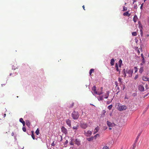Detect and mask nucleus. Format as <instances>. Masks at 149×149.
<instances>
[{
    "label": "nucleus",
    "mask_w": 149,
    "mask_h": 149,
    "mask_svg": "<svg viewBox=\"0 0 149 149\" xmlns=\"http://www.w3.org/2000/svg\"><path fill=\"white\" fill-rule=\"evenodd\" d=\"M148 86L147 84L142 83L139 84L138 86V88L139 91L141 92H143L146 91L148 89Z\"/></svg>",
    "instance_id": "f257e3e1"
},
{
    "label": "nucleus",
    "mask_w": 149,
    "mask_h": 149,
    "mask_svg": "<svg viewBox=\"0 0 149 149\" xmlns=\"http://www.w3.org/2000/svg\"><path fill=\"white\" fill-rule=\"evenodd\" d=\"M72 117L74 120H76L78 119L79 117V114L78 111H74L71 114Z\"/></svg>",
    "instance_id": "f03ea898"
},
{
    "label": "nucleus",
    "mask_w": 149,
    "mask_h": 149,
    "mask_svg": "<svg viewBox=\"0 0 149 149\" xmlns=\"http://www.w3.org/2000/svg\"><path fill=\"white\" fill-rule=\"evenodd\" d=\"M92 90L93 91V93L94 94H93V95H94L95 94H96L99 95H100L102 94V92H99V91H96V87L95 86H94L92 88Z\"/></svg>",
    "instance_id": "7ed1b4c3"
},
{
    "label": "nucleus",
    "mask_w": 149,
    "mask_h": 149,
    "mask_svg": "<svg viewBox=\"0 0 149 149\" xmlns=\"http://www.w3.org/2000/svg\"><path fill=\"white\" fill-rule=\"evenodd\" d=\"M126 72L127 74V76L129 77H132L133 73V71L132 70H127L126 71Z\"/></svg>",
    "instance_id": "20e7f679"
},
{
    "label": "nucleus",
    "mask_w": 149,
    "mask_h": 149,
    "mask_svg": "<svg viewBox=\"0 0 149 149\" xmlns=\"http://www.w3.org/2000/svg\"><path fill=\"white\" fill-rule=\"evenodd\" d=\"M80 127L83 129H86L88 126V125L84 123H81L80 125Z\"/></svg>",
    "instance_id": "39448f33"
},
{
    "label": "nucleus",
    "mask_w": 149,
    "mask_h": 149,
    "mask_svg": "<svg viewBox=\"0 0 149 149\" xmlns=\"http://www.w3.org/2000/svg\"><path fill=\"white\" fill-rule=\"evenodd\" d=\"M92 132L90 130H88L86 132H85V131H84V134L87 137H88L91 136L92 134Z\"/></svg>",
    "instance_id": "423d86ee"
},
{
    "label": "nucleus",
    "mask_w": 149,
    "mask_h": 149,
    "mask_svg": "<svg viewBox=\"0 0 149 149\" xmlns=\"http://www.w3.org/2000/svg\"><path fill=\"white\" fill-rule=\"evenodd\" d=\"M107 124L108 126L109 127H112L114 126L115 125L114 123H111L109 121H107Z\"/></svg>",
    "instance_id": "0eeeda50"
},
{
    "label": "nucleus",
    "mask_w": 149,
    "mask_h": 149,
    "mask_svg": "<svg viewBox=\"0 0 149 149\" xmlns=\"http://www.w3.org/2000/svg\"><path fill=\"white\" fill-rule=\"evenodd\" d=\"M126 109V107L125 105L121 106H120L119 107V109L120 111H122L124 109Z\"/></svg>",
    "instance_id": "6e6552de"
},
{
    "label": "nucleus",
    "mask_w": 149,
    "mask_h": 149,
    "mask_svg": "<svg viewBox=\"0 0 149 149\" xmlns=\"http://www.w3.org/2000/svg\"><path fill=\"white\" fill-rule=\"evenodd\" d=\"M75 143L78 146H79L80 145V141L79 139H76L75 141Z\"/></svg>",
    "instance_id": "1a4fd4ad"
},
{
    "label": "nucleus",
    "mask_w": 149,
    "mask_h": 149,
    "mask_svg": "<svg viewBox=\"0 0 149 149\" xmlns=\"http://www.w3.org/2000/svg\"><path fill=\"white\" fill-rule=\"evenodd\" d=\"M109 91H107V93L105 95H104L103 96L105 98H107L109 97Z\"/></svg>",
    "instance_id": "9d476101"
},
{
    "label": "nucleus",
    "mask_w": 149,
    "mask_h": 149,
    "mask_svg": "<svg viewBox=\"0 0 149 149\" xmlns=\"http://www.w3.org/2000/svg\"><path fill=\"white\" fill-rule=\"evenodd\" d=\"M142 79L143 81H148L149 80V78L145 76H143L142 77Z\"/></svg>",
    "instance_id": "9b49d317"
},
{
    "label": "nucleus",
    "mask_w": 149,
    "mask_h": 149,
    "mask_svg": "<svg viewBox=\"0 0 149 149\" xmlns=\"http://www.w3.org/2000/svg\"><path fill=\"white\" fill-rule=\"evenodd\" d=\"M66 123L69 126H71V120L69 119L67 120Z\"/></svg>",
    "instance_id": "f8f14e48"
},
{
    "label": "nucleus",
    "mask_w": 149,
    "mask_h": 149,
    "mask_svg": "<svg viewBox=\"0 0 149 149\" xmlns=\"http://www.w3.org/2000/svg\"><path fill=\"white\" fill-rule=\"evenodd\" d=\"M19 121L22 123L23 126H25V121L23 120L22 118H21L19 119Z\"/></svg>",
    "instance_id": "ddd939ff"
},
{
    "label": "nucleus",
    "mask_w": 149,
    "mask_h": 149,
    "mask_svg": "<svg viewBox=\"0 0 149 149\" xmlns=\"http://www.w3.org/2000/svg\"><path fill=\"white\" fill-rule=\"evenodd\" d=\"M123 15L124 16H127L129 17L130 15V14H129L128 11H127L123 13Z\"/></svg>",
    "instance_id": "4468645a"
},
{
    "label": "nucleus",
    "mask_w": 149,
    "mask_h": 149,
    "mask_svg": "<svg viewBox=\"0 0 149 149\" xmlns=\"http://www.w3.org/2000/svg\"><path fill=\"white\" fill-rule=\"evenodd\" d=\"M99 130V128L98 126L94 130V134L96 133Z\"/></svg>",
    "instance_id": "2eb2a0df"
},
{
    "label": "nucleus",
    "mask_w": 149,
    "mask_h": 149,
    "mask_svg": "<svg viewBox=\"0 0 149 149\" xmlns=\"http://www.w3.org/2000/svg\"><path fill=\"white\" fill-rule=\"evenodd\" d=\"M97 98L99 101H101L103 100V96H101L97 97Z\"/></svg>",
    "instance_id": "dca6fc26"
},
{
    "label": "nucleus",
    "mask_w": 149,
    "mask_h": 149,
    "mask_svg": "<svg viewBox=\"0 0 149 149\" xmlns=\"http://www.w3.org/2000/svg\"><path fill=\"white\" fill-rule=\"evenodd\" d=\"M26 125L28 127H29L30 126V123L29 121V120H26Z\"/></svg>",
    "instance_id": "f3484780"
},
{
    "label": "nucleus",
    "mask_w": 149,
    "mask_h": 149,
    "mask_svg": "<svg viewBox=\"0 0 149 149\" xmlns=\"http://www.w3.org/2000/svg\"><path fill=\"white\" fill-rule=\"evenodd\" d=\"M138 19L136 15L134 16L133 18V21L134 22H136Z\"/></svg>",
    "instance_id": "a211bd4d"
},
{
    "label": "nucleus",
    "mask_w": 149,
    "mask_h": 149,
    "mask_svg": "<svg viewBox=\"0 0 149 149\" xmlns=\"http://www.w3.org/2000/svg\"><path fill=\"white\" fill-rule=\"evenodd\" d=\"M94 137L92 136L91 137L88 138L87 139L88 141H92Z\"/></svg>",
    "instance_id": "6ab92c4d"
},
{
    "label": "nucleus",
    "mask_w": 149,
    "mask_h": 149,
    "mask_svg": "<svg viewBox=\"0 0 149 149\" xmlns=\"http://www.w3.org/2000/svg\"><path fill=\"white\" fill-rule=\"evenodd\" d=\"M114 60L112 58V59H111L110 62V64L112 66L114 65Z\"/></svg>",
    "instance_id": "aec40b11"
},
{
    "label": "nucleus",
    "mask_w": 149,
    "mask_h": 149,
    "mask_svg": "<svg viewBox=\"0 0 149 149\" xmlns=\"http://www.w3.org/2000/svg\"><path fill=\"white\" fill-rule=\"evenodd\" d=\"M122 61L121 59H120L118 62V65H119V67H121V64H122Z\"/></svg>",
    "instance_id": "412c9836"
},
{
    "label": "nucleus",
    "mask_w": 149,
    "mask_h": 149,
    "mask_svg": "<svg viewBox=\"0 0 149 149\" xmlns=\"http://www.w3.org/2000/svg\"><path fill=\"white\" fill-rule=\"evenodd\" d=\"M143 70V67H141L139 69V72L140 73H141Z\"/></svg>",
    "instance_id": "4be33fe9"
},
{
    "label": "nucleus",
    "mask_w": 149,
    "mask_h": 149,
    "mask_svg": "<svg viewBox=\"0 0 149 149\" xmlns=\"http://www.w3.org/2000/svg\"><path fill=\"white\" fill-rule=\"evenodd\" d=\"M94 70L93 69H91L89 71V74L90 75H91V74L94 72Z\"/></svg>",
    "instance_id": "5701e85b"
},
{
    "label": "nucleus",
    "mask_w": 149,
    "mask_h": 149,
    "mask_svg": "<svg viewBox=\"0 0 149 149\" xmlns=\"http://www.w3.org/2000/svg\"><path fill=\"white\" fill-rule=\"evenodd\" d=\"M123 75H124V76L125 77L126 76V71H125V69H124L123 70Z\"/></svg>",
    "instance_id": "b1692460"
},
{
    "label": "nucleus",
    "mask_w": 149,
    "mask_h": 149,
    "mask_svg": "<svg viewBox=\"0 0 149 149\" xmlns=\"http://www.w3.org/2000/svg\"><path fill=\"white\" fill-rule=\"evenodd\" d=\"M35 133L36 135H38L39 134V130L38 128L36 130Z\"/></svg>",
    "instance_id": "393cba45"
},
{
    "label": "nucleus",
    "mask_w": 149,
    "mask_h": 149,
    "mask_svg": "<svg viewBox=\"0 0 149 149\" xmlns=\"http://www.w3.org/2000/svg\"><path fill=\"white\" fill-rule=\"evenodd\" d=\"M132 34L133 36H136L137 35V33L136 32H134L132 33Z\"/></svg>",
    "instance_id": "a878e982"
},
{
    "label": "nucleus",
    "mask_w": 149,
    "mask_h": 149,
    "mask_svg": "<svg viewBox=\"0 0 149 149\" xmlns=\"http://www.w3.org/2000/svg\"><path fill=\"white\" fill-rule=\"evenodd\" d=\"M31 136H32V138L34 140L35 139V136H34V134H33V131L32 132Z\"/></svg>",
    "instance_id": "bb28decb"
},
{
    "label": "nucleus",
    "mask_w": 149,
    "mask_h": 149,
    "mask_svg": "<svg viewBox=\"0 0 149 149\" xmlns=\"http://www.w3.org/2000/svg\"><path fill=\"white\" fill-rule=\"evenodd\" d=\"M112 107V105H110L108 107V108L109 110H111Z\"/></svg>",
    "instance_id": "cd10ccee"
},
{
    "label": "nucleus",
    "mask_w": 149,
    "mask_h": 149,
    "mask_svg": "<svg viewBox=\"0 0 149 149\" xmlns=\"http://www.w3.org/2000/svg\"><path fill=\"white\" fill-rule=\"evenodd\" d=\"M78 125H77L76 126H74L73 127V128L74 130H77L78 128Z\"/></svg>",
    "instance_id": "c85d7f7f"
},
{
    "label": "nucleus",
    "mask_w": 149,
    "mask_h": 149,
    "mask_svg": "<svg viewBox=\"0 0 149 149\" xmlns=\"http://www.w3.org/2000/svg\"><path fill=\"white\" fill-rule=\"evenodd\" d=\"M100 135L98 134H97L95 135L94 136V137L95 138V139L97 137H99Z\"/></svg>",
    "instance_id": "c756f323"
},
{
    "label": "nucleus",
    "mask_w": 149,
    "mask_h": 149,
    "mask_svg": "<svg viewBox=\"0 0 149 149\" xmlns=\"http://www.w3.org/2000/svg\"><path fill=\"white\" fill-rule=\"evenodd\" d=\"M103 149H109V148L107 146H105L103 147Z\"/></svg>",
    "instance_id": "7c9ffc66"
},
{
    "label": "nucleus",
    "mask_w": 149,
    "mask_h": 149,
    "mask_svg": "<svg viewBox=\"0 0 149 149\" xmlns=\"http://www.w3.org/2000/svg\"><path fill=\"white\" fill-rule=\"evenodd\" d=\"M134 69L135 70V72H136L138 71V69L136 67H134Z\"/></svg>",
    "instance_id": "2f4dec72"
},
{
    "label": "nucleus",
    "mask_w": 149,
    "mask_h": 149,
    "mask_svg": "<svg viewBox=\"0 0 149 149\" xmlns=\"http://www.w3.org/2000/svg\"><path fill=\"white\" fill-rule=\"evenodd\" d=\"M118 81L119 82H120L121 83H122V79L121 78L119 77L118 79Z\"/></svg>",
    "instance_id": "473e14b6"
},
{
    "label": "nucleus",
    "mask_w": 149,
    "mask_h": 149,
    "mask_svg": "<svg viewBox=\"0 0 149 149\" xmlns=\"http://www.w3.org/2000/svg\"><path fill=\"white\" fill-rule=\"evenodd\" d=\"M127 10V7H124L123 8V11H126Z\"/></svg>",
    "instance_id": "72a5a7b5"
},
{
    "label": "nucleus",
    "mask_w": 149,
    "mask_h": 149,
    "mask_svg": "<svg viewBox=\"0 0 149 149\" xmlns=\"http://www.w3.org/2000/svg\"><path fill=\"white\" fill-rule=\"evenodd\" d=\"M22 130L24 132H25L26 131V128L24 127H23L22 128Z\"/></svg>",
    "instance_id": "f704fd0d"
},
{
    "label": "nucleus",
    "mask_w": 149,
    "mask_h": 149,
    "mask_svg": "<svg viewBox=\"0 0 149 149\" xmlns=\"http://www.w3.org/2000/svg\"><path fill=\"white\" fill-rule=\"evenodd\" d=\"M145 59L144 58L143 60V59H142V63H141V65H142V63H145Z\"/></svg>",
    "instance_id": "c9c22d12"
},
{
    "label": "nucleus",
    "mask_w": 149,
    "mask_h": 149,
    "mask_svg": "<svg viewBox=\"0 0 149 149\" xmlns=\"http://www.w3.org/2000/svg\"><path fill=\"white\" fill-rule=\"evenodd\" d=\"M102 89H103V87H101L100 88V91H99V92H102V94L103 93V91H102Z\"/></svg>",
    "instance_id": "e433bc0d"
},
{
    "label": "nucleus",
    "mask_w": 149,
    "mask_h": 149,
    "mask_svg": "<svg viewBox=\"0 0 149 149\" xmlns=\"http://www.w3.org/2000/svg\"><path fill=\"white\" fill-rule=\"evenodd\" d=\"M116 70H117V71L119 72V73H120V71H119L118 67L116 68Z\"/></svg>",
    "instance_id": "4c0bfd02"
},
{
    "label": "nucleus",
    "mask_w": 149,
    "mask_h": 149,
    "mask_svg": "<svg viewBox=\"0 0 149 149\" xmlns=\"http://www.w3.org/2000/svg\"><path fill=\"white\" fill-rule=\"evenodd\" d=\"M70 144L71 145H74V143L72 142V141L70 142Z\"/></svg>",
    "instance_id": "58836bf2"
},
{
    "label": "nucleus",
    "mask_w": 149,
    "mask_h": 149,
    "mask_svg": "<svg viewBox=\"0 0 149 149\" xmlns=\"http://www.w3.org/2000/svg\"><path fill=\"white\" fill-rule=\"evenodd\" d=\"M141 56L142 59H143V60L144 58V56H143V54H141Z\"/></svg>",
    "instance_id": "ea45409f"
},
{
    "label": "nucleus",
    "mask_w": 149,
    "mask_h": 149,
    "mask_svg": "<svg viewBox=\"0 0 149 149\" xmlns=\"http://www.w3.org/2000/svg\"><path fill=\"white\" fill-rule=\"evenodd\" d=\"M103 115H104L105 114V113H106V111L104 110H103Z\"/></svg>",
    "instance_id": "a19ab883"
},
{
    "label": "nucleus",
    "mask_w": 149,
    "mask_h": 149,
    "mask_svg": "<svg viewBox=\"0 0 149 149\" xmlns=\"http://www.w3.org/2000/svg\"><path fill=\"white\" fill-rule=\"evenodd\" d=\"M138 77V75H136L135 77L134 78V79H136Z\"/></svg>",
    "instance_id": "79ce46f5"
},
{
    "label": "nucleus",
    "mask_w": 149,
    "mask_h": 149,
    "mask_svg": "<svg viewBox=\"0 0 149 149\" xmlns=\"http://www.w3.org/2000/svg\"><path fill=\"white\" fill-rule=\"evenodd\" d=\"M143 3H142V4H141V6L140 7V8L141 9H142V7H143Z\"/></svg>",
    "instance_id": "37998d69"
},
{
    "label": "nucleus",
    "mask_w": 149,
    "mask_h": 149,
    "mask_svg": "<svg viewBox=\"0 0 149 149\" xmlns=\"http://www.w3.org/2000/svg\"><path fill=\"white\" fill-rule=\"evenodd\" d=\"M115 68H117V67H118V64L117 63H116V64H115Z\"/></svg>",
    "instance_id": "c03bdc74"
},
{
    "label": "nucleus",
    "mask_w": 149,
    "mask_h": 149,
    "mask_svg": "<svg viewBox=\"0 0 149 149\" xmlns=\"http://www.w3.org/2000/svg\"><path fill=\"white\" fill-rule=\"evenodd\" d=\"M137 53L138 54H140V52L139 50H138L137 51Z\"/></svg>",
    "instance_id": "a18cd8bd"
},
{
    "label": "nucleus",
    "mask_w": 149,
    "mask_h": 149,
    "mask_svg": "<svg viewBox=\"0 0 149 149\" xmlns=\"http://www.w3.org/2000/svg\"><path fill=\"white\" fill-rule=\"evenodd\" d=\"M149 108V105H148L147 107L146 108V111Z\"/></svg>",
    "instance_id": "49530a36"
},
{
    "label": "nucleus",
    "mask_w": 149,
    "mask_h": 149,
    "mask_svg": "<svg viewBox=\"0 0 149 149\" xmlns=\"http://www.w3.org/2000/svg\"><path fill=\"white\" fill-rule=\"evenodd\" d=\"M140 31L141 32V34L142 35V31L141 29L140 30Z\"/></svg>",
    "instance_id": "de8ad7c7"
},
{
    "label": "nucleus",
    "mask_w": 149,
    "mask_h": 149,
    "mask_svg": "<svg viewBox=\"0 0 149 149\" xmlns=\"http://www.w3.org/2000/svg\"><path fill=\"white\" fill-rule=\"evenodd\" d=\"M82 7L83 8V9H84V10H85V7H84V6H82Z\"/></svg>",
    "instance_id": "09e8293b"
},
{
    "label": "nucleus",
    "mask_w": 149,
    "mask_h": 149,
    "mask_svg": "<svg viewBox=\"0 0 149 149\" xmlns=\"http://www.w3.org/2000/svg\"><path fill=\"white\" fill-rule=\"evenodd\" d=\"M136 0H133V4L136 1Z\"/></svg>",
    "instance_id": "8fccbe9b"
},
{
    "label": "nucleus",
    "mask_w": 149,
    "mask_h": 149,
    "mask_svg": "<svg viewBox=\"0 0 149 149\" xmlns=\"http://www.w3.org/2000/svg\"><path fill=\"white\" fill-rule=\"evenodd\" d=\"M74 103H72V105H71V107H72L73 106V105H74Z\"/></svg>",
    "instance_id": "3c124183"
},
{
    "label": "nucleus",
    "mask_w": 149,
    "mask_h": 149,
    "mask_svg": "<svg viewBox=\"0 0 149 149\" xmlns=\"http://www.w3.org/2000/svg\"><path fill=\"white\" fill-rule=\"evenodd\" d=\"M137 6H134V8H137Z\"/></svg>",
    "instance_id": "603ef678"
},
{
    "label": "nucleus",
    "mask_w": 149,
    "mask_h": 149,
    "mask_svg": "<svg viewBox=\"0 0 149 149\" xmlns=\"http://www.w3.org/2000/svg\"><path fill=\"white\" fill-rule=\"evenodd\" d=\"M125 99H128V98L127 97V96H125Z\"/></svg>",
    "instance_id": "864d4df0"
},
{
    "label": "nucleus",
    "mask_w": 149,
    "mask_h": 149,
    "mask_svg": "<svg viewBox=\"0 0 149 149\" xmlns=\"http://www.w3.org/2000/svg\"><path fill=\"white\" fill-rule=\"evenodd\" d=\"M109 102L107 101V104H109Z\"/></svg>",
    "instance_id": "5fc2aeb1"
},
{
    "label": "nucleus",
    "mask_w": 149,
    "mask_h": 149,
    "mask_svg": "<svg viewBox=\"0 0 149 149\" xmlns=\"http://www.w3.org/2000/svg\"><path fill=\"white\" fill-rule=\"evenodd\" d=\"M111 129H112V128H111V127H109V130H111Z\"/></svg>",
    "instance_id": "6e6d98bb"
},
{
    "label": "nucleus",
    "mask_w": 149,
    "mask_h": 149,
    "mask_svg": "<svg viewBox=\"0 0 149 149\" xmlns=\"http://www.w3.org/2000/svg\"><path fill=\"white\" fill-rule=\"evenodd\" d=\"M63 128L64 129V127H62V130H63Z\"/></svg>",
    "instance_id": "4d7b16f0"
},
{
    "label": "nucleus",
    "mask_w": 149,
    "mask_h": 149,
    "mask_svg": "<svg viewBox=\"0 0 149 149\" xmlns=\"http://www.w3.org/2000/svg\"><path fill=\"white\" fill-rule=\"evenodd\" d=\"M4 117H5V116H6V114H4Z\"/></svg>",
    "instance_id": "13d9d810"
},
{
    "label": "nucleus",
    "mask_w": 149,
    "mask_h": 149,
    "mask_svg": "<svg viewBox=\"0 0 149 149\" xmlns=\"http://www.w3.org/2000/svg\"><path fill=\"white\" fill-rule=\"evenodd\" d=\"M111 114H112V113H110V116H111Z\"/></svg>",
    "instance_id": "bf43d9fd"
},
{
    "label": "nucleus",
    "mask_w": 149,
    "mask_h": 149,
    "mask_svg": "<svg viewBox=\"0 0 149 149\" xmlns=\"http://www.w3.org/2000/svg\"><path fill=\"white\" fill-rule=\"evenodd\" d=\"M12 74V73H10V75H11Z\"/></svg>",
    "instance_id": "052dcab7"
},
{
    "label": "nucleus",
    "mask_w": 149,
    "mask_h": 149,
    "mask_svg": "<svg viewBox=\"0 0 149 149\" xmlns=\"http://www.w3.org/2000/svg\"><path fill=\"white\" fill-rule=\"evenodd\" d=\"M146 0H144V2H145V1H146Z\"/></svg>",
    "instance_id": "680f3d73"
},
{
    "label": "nucleus",
    "mask_w": 149,
    "mask_h": 149,
    "mask_svg": "<svg viewBox=\"0 0 149 149\" xmlns=\"http://www.w3.org/2000/svg\"><path fill=\"white\" fill-rule=\"evenodd\" d=\"M13 133H12V135L13 136Z\"/></svg>",
    "instance_id": "e2e57ef3"
},
{
    "label": "nucleus",
    "mask_w": 149,
    "mask_h": 149,
    "mask_svg": "<svg viewBox=\"0 0 149 149\" xmlns=\"http://www.w3.org/2000/svg\"><path fill=\"white\" fill-rule=\"evenodd\" d=\"M148 57H149V56H148Z\"/></svg>",
    "instance_id": "0e129e2a"
},
{
    "label": "nucleus",
    "mask_w": 149,
    "mask_h": 149,
    "mask_svg": "<svg viewBox=\"0 0 149 149\" xmlns=\"http://www.w3.org/2000/svg\"><path fill=\"white\" fill-rule=\"evenodd\" d=\"M22 149H24L23 148Z\"/></svg>",
    "instance_id": "69168bd1"
}]
</instances>
